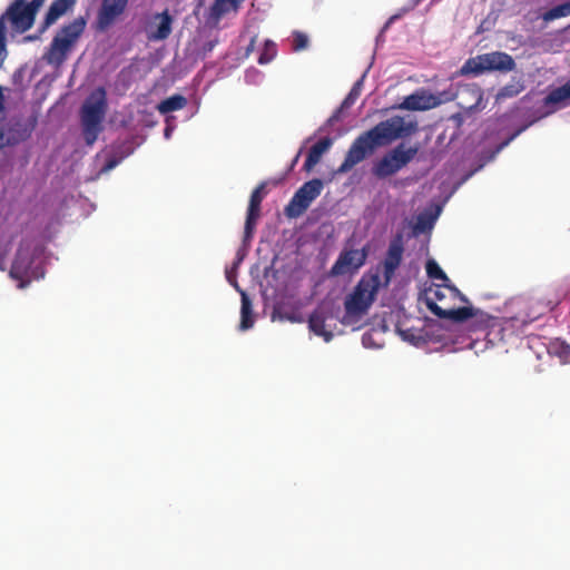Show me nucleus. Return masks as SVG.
Listing matches in <instances>:
<instances>
[{
	"mask_svg": "<svg viewBox=\"0 0 570 570\" xmlns=\"http://www.w3.org/2000/svg\"><path fill=\"white\" fill-rule=\"evenodd\" d=\"M416 130V122L405 121L400 116L380 121L352 142L344 161L336 169V173L345 174L350 171L355 165L371 155L376 147L385 146L399 138L409 137Z\"/></svg>",
	"mask_w": 570,
	"mask_h": 570,
	"instance_id": "1",
	"label": "nucleus"
},
{
	"mask_svg": "<svg viewBox=\"0 0 570 570\" xmlns=\"http://www.w3.org/2000/svg\"><path fill=\"white\" fill-rule=\"evenodd\" d=\"M424 296L426 307L439 318L462 323L472 315V306L458 305L469 303V299L452 284H433L425 289Z\"/></svg>",
	"mask_w": 570,
	"mask_h": 570,
	"instance_id": "2",
	"label": "nucleus"
},
{
	"mask_svg": "<svg viewBox=\"0 0 570 570\" xmlns=\"http://www.w3.org/2000/svg\"><path fill=\"white\" fill-rule=\"evenodd\" d=\"M9 276L17 282V287L23 289L31 282L45 276L42 261L37 248L28 242H22L12 261Z\"/></svg>",
	"mask_w": 570,
	"mask_h": 570,
	"instance_id": "3",
	"label": "nucleus"
},
{
	"mask_svg": "<svg viewBox=\"0 0 570 570\" xmlns=\"http://www.w3.org/2000/svg\"><path fill=\"white\" fill-rule=\"evenodd\" d=\"M560 301V295L548 298L547 302L529 297L512 298L508 303L507 308L513 314L504 320L502 331H505L508 326L522 327L532 323L547 312L552 311Z\"/></svg>",
	"mask_w": 570,
	"mask_h": 570,
	"instance_id": "4",
	"label": "nucleus"
},
{
	"mask_svg": "<svg viewBox=\"0 0 570 570\" xmlns=\"http://www.w3.org/2000/svg\"><path fill=\"white\" fill-rule=\"evenodd\" d=\"M106 108L107 101L104 88L94 91L81 107L82 135L89 146L95 144L102 130Z\"/></svg>",
	"mask_w": 570,
	"mask_h": 570,
	"instance_id": "5",
	"label": "nucleus"
},
{
	"mask_svg": "<svg viewBox=\"0 0 570 570\" xmlns=\"http://www.w3.org/2000/svg\"><path fill=\"white\" fill-rule=\"evenodd\" d=\"M86 23L83 17H78L60 28L45 56L50 65L59 66L67 59L68 53L83 33Z\"/></svg>",
	"mask_w": 570,
	"mask_h": 570,
	"instance_id": "6",
	"label": "nucleus"
},
{
	"mask_svg": "<svg viewBox=\"0 0 570 570\" xmlns=\"http://www.w3.org/2000/svg\"><path fill=\"white\" fill-rule=\"evenodd\" d=\"M45 2L46 0H31L29 2L14 0L0 16V22L3 27H7V22H10L13 30L26 32L32 28L37 13Z\"/></svg>",
	"mask_w": 570,
	"mask_h": 570,
	"instance_id": "7",
	"label": "nucleus"
},
{
	"mask_svg": "<svg viewBox=\"0 0 570 570\" xmlns=\"http://www.w3.org/2000/svg\"><path fill=\"white\" fill-rule=\"evenodd\" d=\"M376 286L370 282L361 281L344 302L345 313L341 320L344 325L356 324L374 301Z\"/></svg>",
	"mask_w": 570,
	"mask_h": 570,
	"instance_id": "8",
	"label": "nucleus"
},
{
	"mask_svg": "<svg viewBox=\"0 0 570 570\" xmlns=\"http://www.w3.org/2000/svg\"><path fill=\"white\" fill-rule=\"evenodd\" d=\"M515 68L513 58L501 51H494L480 55L475 58H470L461 68L462 75L474 73L479 75L483 71H511Z\"/></svg>",
	"mask_w": 570,
	"mask_h": 570,
	"instance_id": "9",
	"label": "nucleus"
},
{
	"mask_svg": "<svg viewBox=\"0 0 570 570\" xmlns=\"http://www.w3.org/2000/svg\"><path fill=\"white\" fill-rule=\"evenodd\" d=\"M417 151L416 146L405 148L404 144L397 145L373 166V175L377 178H386L396 174L416 156Z\"/></svg>",
	"mask_w": 570,
	"mask_h": 570,
	"instance_id": "10",
	"label": "nucleus"
},
{
	"mask_svg": "<svg viewBox=\"0 0 570 570\" xmlns=\"http://www.w3.org/2000/svg\"><path fill=\"white\" fill-rule=\"evenodd\" d=\"M324 183L320 178H313L304 183L294 194L284 209L287 218L302 216L311 204L321 195Z\"/></svg>",
	"mask_w": 570,
	"mask_h": 570,
	"instance_id": "11",
	"label": "nucleus"
},
{
	"mask_svg": "<svg viewBox=\"0 0 570 570\" xmlns=\"http://www.w3.org/2000/svg\"><path fill=\"white\" fill-rule=\"evenodd\" d=\"M37 126V118L19 119L0 128V149L17 146L28 140Z\"/></svg>",
	"mask_w": 570,
	"mask_h": 570,
	"instance_id": "12",
	"label": "nucleus"
},
{
	"mask_svg": "<svg viewBox=\"0 0 570 570\" xmlns=\"http://www.w3.org/2000/svg\"><path fill=\"white\" fill-rule=\"evenodd\" d=\"M367 257L365 249L343 250L331 268V275L340 276L354 272L364 265Z\"/></svg>",
	"mask_w": 570,
	"mask_h": 570,
	"instance_id": "13",
	"label": "nucleus"
},
{
	"mask_svg": "<svg viewBox=\"0 0 570 570\" xmlns=\"http://www.w3.org/2000/svg\"><path fill=\"white\" fill-rule=\"evenodd\" d=\"M128 0H102L98 11L97 23L99 29L105 30L124 13Z\"/></svg>",
	"mask_w": 570,
	"mask_h": 570,
	"instance_id": "14",
	"label": "nucleus"
},
{
	"mask_svg": "<svg viewBox=\"0 0 570 570\" xmlns=\"http://www.w3.org/2000/svg\"><path fill=\"white\" fill-rule=\"evenodd\" d=\"M403 252H404V247H403L402 237L397 236L391 240L385 259H384L383 275H384L386 283H389L392 279V277L395 274V271L400 266V264L402 262Z\"/></svg>",
	"mask_w": 570,
	"mask_h": 570,
	"instance_id": "15",
	"label": "nucleus"
},
{
	"mask_svg": "<svg viewBox=\"0 0 570 570\" xmlns=\"http://www.w3.org/2000/svg\"><path fill=\"white\" fill-rule=\"evenodd\" d=\"M327 317V312L324 305L317 306L308 317L309 331L315 335L323 337L325 342H330L333 338V333L325 328Z\"/></svg>",
	"mask_w": 570,
	"mask_h": 570,
	"instance_id": "16",
	"label": "nucleus"
},
{
	"mask_svg": "<svg viewBox=\"0 0 570 570\" xmlns=\"http://www.w3.org/2000/svg\"><path fill=\"white\" fill-rule=\"evenodd\" d=\"M472 315L468 317L464 322H468L466 328L470 332L476 333L482 332L488 335V330L495 327L498 324V320L495 317L490 316L489 314L472 307Z\"/></svg>",
	"mask_w": 570,
	"mask_h": 570,
	"instance_id": "17",
	"label": "nucleus"
},
{
	"mask_svg": "<svg viewBox=\"0 0 570 570\" xmlns=\"http://www.w3.org/2000/svg\"><path fill=\"white\" fill-rule=\"evenodd\" d=\"M439 104V98L431 94L415 92L404 99L402 107L407 110H426L436 107Z\"/></svg>",
	"mask_w": 570,
	"mask_h": 570,
	"instance_id": "18",
	"label": "nucleus"
},
{
	"mask_svg": "<svg viewBox=\"0 0 570 570\" xmlns=\"http://www.w3.org/2000/svg\"><path fill=\"white\" fill-rule=\"evenodd\" d=\"M76 2L77 0H55L45 16L42 29H47L52 26L59 18L71 10Z\"/></svg>",
	"mask_w": 570,
	"mask_h": 570,
	"instance_id": "19",
	"label": "nucleus"
},
{
	"mask_svg": "<svg viewBox=\"0 0 570 570\" xmlns=\"http://www.w3.org/2000/svg\"><path fill=\"white\" fill-rule=\"evenodd\" d=\"M459 106L463 109H473L482 100V91L476 85H466L458 94Z\"/></svg>",
	"mask_w": 570,
	"mask_h": 570,
	"instance_id": "20",
	"label": "nucleus"
},
{
	"mask_svg": "<svg viewBox=\"0 0 570 570\" xmlns=\"http://www.w3.org/2000/svg\"><path fill=\"white\" fill-rule=\"evenodd\" d=\"M332 146V139L325 137L314 144L308 150L306 160L304 163V170L311 171L321 160L323 154Z\"/></svg>",
	"mask_w": 570,
	"mask_h": 570,
	"instance_id": "21",
	"label": "nucleus"
},
{
	"mask_svg": "<svg viewBox=\"0 0 570 570\" xmlns=\"http://www.w3.org/2000/svg\"><path fill=\"white\" fill-rule=\"evenodd\" d=\"M570 101V80L564 85L552 89L543 99L546 107L563 105L566 106Z\"/></svg>",
	"mask_w": 570,
	"mask_h": 570,
	"instance_id": "22",
	"label": "nucleus"
},
{
	"mask_svg": "<svg viewBox=\"0 0 570 570\" xmlns=\"http://www.w3.org/2000/svg\"><path fill=\"white\" fill-rule=\"evenodd\" d=\"M242 296V306H240V324L239 328L242 331L249 330L253 327L255 323L254 314H253V304L248 295L240 291Z\"/></svg>",
	"mask_w": 570,
	"mask_h": 570,
	"instance_id": "23",
	"label": "nucleus"
},
{
	"mask_svg": "<svg viewBox=\"0 0 570 570\" xmlns=\"http://www.w3.org/2000/svg\"><path fill=\"white\" fill-rule=\"evenodd\" d=\"M187 106V98L183 95H173L166 99H164L163 101H160L157 106V110L163 114V115H166L168 112H171V111H177V110H180L183 108H185Z\"/></svg>",
	"mask_w": 570,
	"mask_h": 570,
	"instance_id": "24",
	"label": "nucleus"
},
{
	"mask_svg": "<svg viewBox=\"0 0 570 570\" xmlns=\"http://www.w3.org/2000/svg\"><path fill=\"white\" fill-rule=\"evenodd\" d=\"M156 18L160 19V22L157 26L156 31L150 33L149 39L164 40L168 38L171 32L173 18L167 10L160 14H157Z\"/></svg>",
	"mask_w": 570,
	"mask_h": 570,
	"instance_id": "25",
	"label": "nucleus"
},
{
	"mask_svg": "<svg viewBox=\"0 0 570 570\" xmlns=\"http://www.w3.org/2000/svg\"><path fill=\"white\" fill-rule=\"evenodd\" d=\"M264 188H265V183H262L253 190L250 198H249L247 215H250V216H254L257 218L259 217L261 204L264 198V193H263Z\"/></svg>",
	"mask_w": 570,
	"mask_h": 570,
	"instance_id": "26",
	"label": "nucleus"
},
{
	"mask_svg": "<svg viewBox=\"0 0 570 570\" xmlns=\"http://www.w3.org/2000/svg\"><path fill=\"white\" fill-rule=\"evenodd\" d=\"M570 16V1L558 4L549 10H547L542 14V20L544 22H550L559 18L568 17Z\"/></svg>",
	"mask_w": 570,
	"mask_h": 570,
	"instance_id": "27",
	"label": "nucleus"
},
{
	"mask_svg": "<svg viewBox=\"0 0 570 570\" xmlns=\"http://www.w3.org/2000/svg\"><path fill=\"white\" fill-rule=\"evenodd\" d=\"M523 89L524 86L519 81L507 83L497 94V100L502 101L509 98H513L523 91Z\"/></svg>",
	"mask_w": 570,
	"mask_h": 570,
	"instance_id": "28",
	"label": "nucleus"
},
{
	"mask_svg": "<svg viewBox=\"0 0 570 570\" xmlns=\"http://www.w3.org/2000/svg\"><path fill=\"white\" fill-rule=\"evenodd\" d=\"M239 6L234 4L232 0H215L212 6V14L216 18H220L230 10H237Z\"/></svg>",
	"mask_w": 570,
	"mask_h": 570,
	"instance_id": "29",
	"label": "nucleus"
},
{
	"mask_svg": "<svg viewBox=\"0 0 570 570\" xmlns=\"http://www.w3.org/2000/svg\"><path fill=\"white\" fill-rule=\"evenodd\" d=\"M425 268H426V274L430 278L440 279L443 283L450 282L448 275L444 273V271L439 266V264L435 261H433V259L428 261Z\"/></svg>",
	"mask_w": 570,
	"mask_h": 570,
	"instance_id": "30",
	"label": "nucleus"
},
{
	"mask_svg": "<svg viewBox=\"0 0 570 570\" xmlns=\"http://www.w3.org/2000/svg\"><path fill=\"white\" fill-rule=\"evenodd\" d=\"M278 318L281 321H289L292 323H301L303 322V317L297 313H288L284 311L282 306H275L273 311V320Z\"/></svg>",
	"mask_w": 570,
	"mask_h": 570,
	"instance_id": "31",
	"label": "nucleus"
},
{
	"mask_svg": "<svg viewBox=\"0 0 570 570\" xmlns=\"http://www.w3.org/2000/svg\"><path fill=\"white\" fill-rule=\"evenodd\" d=\"M276 56V45L269 40H267L264 45V49L258 57V63L265 65L271 62Z\"/></svg>",
	"mask_w": 570,
	"mask_h": 570,
	"instance_id": "32",
	"label": "nucleus"
},
{
	"mask_svg": "<svg viewBox=\"0 0 570 570\" xmlns=\"http://www.w3.org/2000/svg\"><path fill=\"white\" fill-rule=\"evenodd\" d=\"M7 36H8V29L7 27L2 26V22H0V68L2 67L8 51H7Z\"/></svg>",
	"mask_w": 570,
	"mask_h": 570,
	"instance_id": "33",
	"label": "nucleus"
},
{
	"mask_svg": "<svg viewBox=\"0 0 570 570\" xmlns=\"http://www.w3.org/2000/svg\"><path fill=\"white\" fill-rule=\"evenodd\" d=\"M308 46V38L305 33L301 31H294L293 33V49L295 51H301L306 49Z\"/></svg>",
	"mask_w": 570,
	"mask_h": 570,
	"instance_id": "34",
	"label": "nucleus"
},
{
	"mask_svg": "<svg viewBox=\"0 0 570 570\" xmlns=\"http://www.w3.org/2000/svg\"><path fill=\"white\" fill-rule=\"evenodd\" d=\"M128 154L126 153H121L119 156L117 155H111L107 158L105 165L102 166L101 168V171L102 173H108L110 171L111 169H114L116 166H118L121 160L127 157Z\"/></svg>",
	"mask_w": 570,
	"mask_h": 570,
	"instance_id": "35",
	"label": "nucleus"
},
{
	"mask_svg": "<svg viewBox=\"0 0 570 570\" xmlns=\"http://www.w3.org/2000/svg\"><path fill=\"white\" fill-rule=\"evenodd\" d=\"M257 219H258L257 217H254L250 215L246 216L245 230H244V239L245 240L252 238Z\"/></svg>",
	"mask_w": 570,
	"mask_h": 570,
	"instance_id": "36",
	"label": "nucleus"
},
{
	"mask_svg": "<svg viewBox=\"0 0 570 570\" xmlns=\"http://www.w3.org/2000/svg\"><path fill=\"white\" fill-rule=\"evenodd\" d=\"M430 227L431 225L429 224L428 219L423 216H419L414 226V230L417 233H422Z\"/></svg>",
	"mask_w": 570,
	"mask_h": 570,
	"instance_id": "37",
	"label": "nucleus"
},
{
	"mask_svg": "<svg viewBox=\"0 0 570 570\" xmlns=\"http://www.w3.org/2000/svg\"><path fill=\"white\" fill-rule=\"evenodd\" d=\"M360 83H356L353 89L351 90V92L348 94V96L345 98V100L343 101V107H348L351 104L354 102V98L358 95V91H357V87H358Z\"/></svg>",
	"mask_w": 570,
	"mask_h": 570,
	"instance_id": "38",
	"label": "nucleus"
},
{
	"mask_svg": "<svg viewBox=\"0 0 570 570\" xmlns=\"http://www.w3.org/2000/svg\"><path fill=\"white\" fill-rule=\"evenodd\" d=\"M562 353H560V357L563 360V362L568 363L570 362V348L568 345H561Z\"/></svg>",
	"mask_w": 570,
	"mask_h": 570,
	"instance_id": "39",
	"label": "nucleus"
},
{
	"mask_svg": "<svg viewBox=\"0 0 570 570\" xmlns=\"http://www.w3.org/2000/svg\"><path fill=\"white\" fill-rule=\"evenodd\" d=\"M4 109H6L4 96H3L2 87L0 86V120H2V118H3Z\"/></svg>",
	"mask_w": 570,
	"mask_h": 570,
	"instance_id": "40",
	"label": "nucleus"
},
{
	"mask_svg": "<svg viewBox=\"0 0 570 570\" xmlns=\"http://www.w3.org/2000/svg\"><path fill=\"white\" fill-rule=\"evenodd\" d=\"M0 269H1V271H4V269H6V267H4V258H3V256H0Z\"/></svg>",
	"mask_w": 570,
	"mask_h": 570,
	"instance_id": "41",
	"label": "nucleus"
},
{
	"mask_svg": "<svg viewBox=\"0 0 570 570\" xmlns=\"http://www.w3.org/2000/svg\"><path fill=\"white\" fill-rule=\"evenodd\" d=\"M299 155H301V151L295 156V158L293 159V163H292V168L296 165L298 158H299Z\"/></svg>",
	"mask_w": 570,
	"mask_h": 570,
	"instance_id": "42",
	"label": "nucleus"
},
{
	"mask_svg": "<svg viewBox=\"0 0 570 570\" xmlns=\"http://www.w3.org/2000/svg\"><path fill=\"white\" fill-rule=\"evenodd\" d=\"M244 0H232V2H234V4L236 6H240V3L243 2Z\"/></svg>",
	"mask_w": 570,
	"mask_h": 570,
	"instance_id": "43",
	"label": "nucleus"
}]
</instances>
